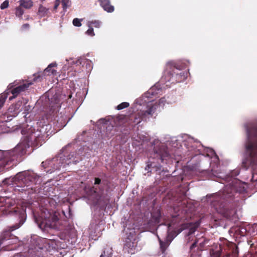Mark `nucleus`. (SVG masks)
<instances>
[{"mask_svg":"<svg viewBox=\"0 0 257 257\" xmlns=\"http://www.w3.org/2000/svg\"><path fill=\"white\" fill-rule=\"evenodd\" d=\"M239 174L238 169L233 170L227 178L231 182L226 185L222 191L206 196L213 212L233 222L238 220L237 212L247 197V184L235 178Z\"/></svg>","mask_w":257,"mask_h":257,"instance_id":"obj_1","label":"nucleus"},{"mask_svg":"<svg viewBox=\"0 0 257 257\" xmlns=\"http://www.w3.org/2000/svg\"><path fill=\"white\" fill-rule=\"evenodd\" d=\"M41 127L36 130L33 127L29 128L26 133L22 130V133L24 137L21 142L14 149L8 151L0 150V161L3 160L8 165L11 162L17 160L26 153V151L30 146H37L42 139L43 134L50 135L61 130L66 125V117L61 113L59 115H47L43 116L37 122Z\"/></svg>","mask_w":257,"mask_h":257,"instance_id":"obj_2","label":"nucleus"},{"mask_svg":"<svg viewBox=\"0 0 257 257\" xmlns=\"http://www.w3.org/2000/svg\"><path fill=\"white\" fill-rule=\"evenodd\" d=\"M174 211L175 213L172 215L169 221L165 222L164 225L160 224L157 228L158 232H160L163 229V227L165 228V234L164 240L157 235L162 253L165 252L173 239L183 230L187 229L186 239H190L200 225L199 221L194 222L185 221L187 215L184 210L180 211L177 208H175Z\"/></svg>","mask_w":257,"mask_h":257,"instance_id":"obj_3","label":"nucleus"},{"mask_svg":"<svg viewBox=\"0 0 257 257\" xmlns=\"http://www.w3.org/2000/svg\"><path fill=\"white\" fill-rule=\"evenodd\" d=\"M16 201L11 198H0V211L4 214H13L18 217L19 223L10 227L9 230H4L0 234V252L2 251L13 250L19 245L18 238L11 232L21 226L26 219V209L18 208L15 206Z\"/></svg>","mask_w":257,"mask_h":257,"instance_id":"obj_4","label":"nucleus"},{"mask_svg":"<svg viewBox=\"0 0 257 257\" xmlns=\"http://www.w3.org/2000/svg\"><path fill=\"white\" fill-rule=\"evenodd\" d=\"M160 89L161 88L159 84H156L135 100L136 106H138L137 112L129 116V120L132 125L138 124L142 120H146L147 118L153 116L158 107H164L166 102L165 97L160 98L158 102H154L153 99H151V96L158 94L156 90L159 91Z\"/></svg>","mask_w":257,"mask_h":257,"instance_id":"obj_5","label":"nucleus"},{"mask_svg":"<svg viewBox=\"0 0 257 257\" xmlns=\"http://www.w3.org/2000/svg\"><path fill=\"white\" fill-rule=\"evenodd\" d=\"M41 182L39 175L33 171L27 170L18 173L14 177L6 178L2 181L1 186H10L16 192L31 196L39 193Z\"/></svg>","mask_w":257,"mask_h":257,"instance_id":"obj_6","label":"nucleus"},{"mask_svg":"<svg viewBox=\"0 0 257 257\" xmlns=\"http://www.w3.org/2000/svg\"><path fill=\"white\" fill-rule=\"evenodd\" d=\"M92 186L83 184V190L88 199V203L100 209L105 208L109 201L108 192L109 185L108 181L99 177H94L91 180Z\"/></svg>","mask_w":257,"mask_h":257,"instance_id":"obj_7","label":"nucleus"},{"mask_svg":"<svg viewBox=\"0 0 257 257\" xmlns=\"http://www.w3.org/2000/svg\"><path fill=\"white\" fill-rule=\"evenodd\" d=\"M74 147L68 144L61 150L54 158L42 163L41 166L47 173H52L56 170H59L61 167L64 168L67 165L76 164L82 160V151L80 149L78 153L73 151Z\"/></svg>","mask_w":257,"mask_h":257,"instance_id":"obj_8","label":"nucleus"},{"mask_svg":"<svg viewBox=\"0 0 257 257\" xmlns=\"http://www.w3.org/2000/svg\"><path fill=\"white\" fill-rule=\"evenodd\" d=\"M244 127L247 137L245 149L248 157L242 163L245 167H251V181L257 182V123L248 122L245 124Z\"/></svg>","mask_w":257,"mask_h":257,"instance_id":"obj_9","label":"nucleus"},{"mask_svg":"<svg viewBox=\"0 0 257 257\" xmlns=\"http://www.w3.org/2000/svg\"><path fill=\"white\" fill-rule=\"evenodd\" d=\"M184 145L187 149V156L189 158H192L198 154L209 157L210 159V167L213 175L218 174L219 166V159L215 151L209 148L204 149V152L202 153V149L203 146L200 142L195 141L193 138H189L188 141L184 142Z\"/></svg>","mask_w":257,"mask_h":257,"instance_id":"obj_10","label":"nucleus"},{"mask_svg":"<svg viewBox=\"0 0 257 257\" xmlns=\"http://www.w3.org/2000/svg\"><path fill=\"white\" fill-rule=\"evenodd\" d=\"M158 145L154 147V150L149 158L146 170H160L165 164L167 163L168 160L171 158V155L168 152V148L163 144L160 143L159 140H155L153 145Z\"/></svg>","mask_w":257,"mask_h":257,"instance_id":"obj_11","label":"nucleus"},{"mask_svg":"<svg viewBox=\"0 0 257 257\" xmlns=\"http://www.w3.org/2000/svg\"><path fill=\"white\" fill-rule=\"evenodd\" d=\"M167 65L168 67H170V70L165 72L160 80V83L164 84H166V86L170 87V85L167 83L171 82V84H175L182 82L187 78L188 73L182 71L183 69L187 67L186 63L181 62L170 61L167 63Z\"/></svg>","mask_w":257,"mask_h":257,"instance_id":"obj_12","label":"nucleus"},{"mask_svg":"<svg viewBox=\"0 0 257 257\" xmlns=\"http://www.w3.org/2000/svg\"><path fill=\"white\" fill-rule=\"evenodd\" d=\"M35 222L42 230H46L48 228L61 230L63 228L62 222L58 217V213L55 212L53 214H48L45 216V213L40 215L34 214Z\"/></svg>","mask_w":257,"mask_h":257,"instance_id":"obj_13","label":"nucleus"},{"mask_svg":"<svg viewBox=\"0 0 257 257\" xmlns=\"http://www.w3.org/2000/svg\"><path fill=\"white\" fill-rule=\"evenodd\" d=\"M231 231L234 232L236 237L242 236L253 237L252 239L247 238L248 244L250 246H252L255 242H257V223L247 224L243 223L232 228Z\"/></svg>","mask_w":257,"mask_h":257,"instance_id":"obj_14","label":"nucleus"},{"mask_svg":"<svg viewBox=\"0 0 257 257\" xmlns=\"http://www.w3.org/2000/svg\"><path fill=\"white\" fill-rule=\"evenodd\" d=\"M209 241V239L206 238L203 232L197 234L190 246V257H202L201 252L210 245Z\"/></svg>","mask_w":257,"mask_h":257,"instance_id":"obj_15","label":"nucleus"},{"mask_svg":"<svg viewBox=\"0 0 257 257\" xmlns=\"http://www.w3.org/2000/svg\"><path fill=\"white\" fill-rule=\"evenodd\" d=\"M228 251H226V248H223L219 244H215L210 249V255L211 257H238V252L235 245Z\"/></svg>","mask_w":257,"mask_h":257,"instance_id":"obj_16","label":"nucleus"},{"mask_svg":"<svg viewBox=\"0 0 257 257\" xmlns=\"http://www.w3.org/2000/svg\"><path fill=\"white\" fill-rule=\"evenodd\" d=\"M104 222L102 220H92L88 228L89 237L92 239L97 240L101 236L104 230Z\"/></svg>","mask_w":257,"mask_h":257,"instance_id":"obj_17","label":"nucleus"},{"mask_svg":"<svg viewBox=\"0 0 257 257\" xmlns=\"http://www.w3.org/2000/svg\"><path fill=\"white\" fill-rule=\"evenodd\" d=\"M123 230L126 235L124 246L131 250L135 249L137 246L138 240L135 228H130L125 226Z\"/></svg>","mask_w":257,"mask_h":257,"instance_id":"obj_18","label":"nucleus"},{"mask_svg":"<svg viewBox=\"0 0 257 257\" xmlns=\"http://www.w3.org/2000/svg\"><path fill=\"white\" fill-rule=\"evenodd\" d=\"M32 84V82L23 83V84L14 88L12 90L10 89L12 88L14 85L13 83L10 84L8 86L9 89L6 90L9 92V93H11L13 94V96L9 97V100H11L13 98H15L20 92L24 91L27 89Z\"/></svg>","mask_w":257,"mask_h":257,"instance_id":"obj_19","label":"nucleus"},{"mask_svg":"<svg viewBox=\"0 0 257 257\" xmlns=\"http://www.w3.org/2000/svg\"><path fill=\"white\" fill-rule=\"evenodd\" d=\"M51 92H49L48 97L50 101V104L52 109H56L60 107V100L59 96L55 93L54 95H51Z\"/></svg>","mask_w":257,"mask_h":257,"instance_id":"obj_20","label":"nucleus"},{"mask_svg":"<svg viewBox=\"0 0 257 257\" xmlns=\"http://www.w3.org/2000/svg\"><path fill=\"white\" fill-rule=\"evenodd\" d=\"M76 63L81 65L87 72L91 71L92 69V62L88 59L81 58L78 59Z\"/></svg>","mask_w":257,"mask_h":257,"instance_id":"obj_21","label":"nucleus"},{"mask_svg":"<svg viewBox=\"0 0 257 257\" xmlns=\"http://www.w3.org/2000/svg\"><path fill=\"white\" fill-rule=\"evenodd\" d=\"M22 101H18L16 103L13 104L10 106L8 109L9 112L12 113L13 116L15 117L22 110Z\"/></svg>","mask_w":257,"mask_h":257,"instance_id":"obj_22","label":"nucleus"},{"mask_svg":"<svg viewBox=\"0 0 257 257\" xmlns=\"http://www.w3.org/2000/svg\"><path fill=\"white\" fill-rule=\"evenodd\" d=\"M100 6L107 13H112L114 11V7L110 4V0H99Z\"/></svg>","mask_w":257,"mask_h":257,"instance_id":"obj_23","label":"nucleus"},{"mask_svg":"<svg viewBox=\"0 0 257 257\" xmlns=\"http://www.w3.org/2000/svg\"><path fill=\"white\" fill-rule=\"evenodd\" d=\"M186 202L187 201L186 200H183L182 202H181V203H180V202H179V204H179L178 206H174V207H173V208L172 209L173 212L172 213V214L171 215V217L172 216V215L175 213L174 208H177L180 211L184 210L186 212V214L187 215V220H185V221L190 222L189 221V219L190 217V215L189 214V213L187 211V209L186 208Z\"/></svg>","mask_w":257,"mask_h":257,"instance_id":"obj_24","label":"nucleus"},{"mask_svg":"<svg viewBox=\"0 0 257 257\" xmlns=\"http://www.w3.org/2000/svg\"><path fill=\"white\" fill-rule=\"evenodd\" d=\"M56 66L57 64L56 63H52L44 70L43 74H44V75H51L55 74L56 70L53 68Z\"/></svg>","mask_w":257,"mask_h":257,"instance_id":"obj_25","label":"nucleus"},{"mask_svg":"<svg viewBox=\"0 0 257 257\" xmlns=\"http://www.w3.org/2000/svg\"><path fill=\"white\" fill-rule=\"evenodd\" d=\"M20 5L25 9H30L33 6V2L31 0H20Z\"/></svg>","mask_w":257,"mask_h":257,"instance_id":"obj_26","label":"nucleus"},{"mask_svg":"<svg viewBox=\"0 0 257 257\" xmlns=\"http://www.w3.org/2000/svg\"><path fill=\"white\" fill-rule=\"evenodd\" d=\"M49 12V9L40 5L38 9V14L41 17L46 16Z\"/></svg>","mask_w":257,"mask_h":257,"instance_id":"obj_27","label":"nucleus"},{"mask_svg":"<svg viewBox=\"0 0 257 257\" xmlns=\"http://www.w3.org/2000/svg\"><path fill=\"white\" fill-rule=\"evenodd\" d=\"M9 92L5 91L4 93L0 94V109L2 108L7 98Z\"/></svg>","mask_w":257,"mask_h":257,"instance_id":"obj_28","label":"nucleus"},{"mask_svg":"<svg viewBox=\"0 0 257 257\" xmlns=\"http://www.w3.org/2000/svg\"><path fill=\"white\" fill-rule=\"evenodd\" d=\"M112 250L110 248H104L100 257H112Z\"/></svg>","mask_w":257,"mask_h":257,"instance_id":"obj_29","label":"nucleus"},{"mask_svg":"<svg viewBox=\"0 0 257 257\" xmlns=\"http://www.w3.org/2000/svg\"><path fill=\"white\" fill-rule=\"evenodd\" d=\"M101 25V22L98 20H94L92 21H88L87 23L88 26H94L96 28H99L100 27Z\"/></svg>","mask_w":257,"mask_h":257,"instance_id":"obj_30","label":"nucleus"},{"mask_svg":"<svg viewBox=\"0 0 257 257\" xmlns=\"http://www.w3.org/2000/svg\"><path fill=\"white\" fill-rule=\"evenodd\" d=\"M61 3L63 9L65 11H66L71 5V2L70 0H62Z\"/></svg>","mask_w":257,"mask_h":257,"instance_id":"obj_31","label":"nucleus"},{"mask_svg":"<svg viewBox=\"0 0 257 257\" xmlns=\"http://www.w3.org/2000/svg\"><path fill=\"white\" fill-rule=\"evenodd\" d=\"M130 105L128 102H123L119 104L116 106V109L117 110H121L123 108H127Z\"/></svg>","mask_w":257,"mask_h":257,"instance_id":"obj_32","label":"nucleus"},{"mask_svg":"<svg viewBox=\"0 0 257 257\" xmlns=\"http://www.w3.org/2000/svg\"><path fill=\"white\" fill-rule=\"evenodd\" d=\"M23 10L20 7H17L16 9V15L17 17L19 18H22L23 15L24 14Z\"/></svg>","mask_w":257,"mask_h":257,"instance_id":"obj_33","label":"nucleus"},{"mask_svg":"<svg viewBox=\"0 0 257 257\" xmlns=\"http://www.w3.org/2000/svg\"><path fill=\"white\" fill-rule=\"evenodd\" d=\"M81 19H79L78 18H75L73 19L72 22L73 25L76 27H80L81 26Z\"/></svg>","mask_w":257,"mask_h":257,"instance_id":"obj_34","label":"nucleus"},{"mask_svg":"<svg viewBox=\"0 0 257 257\" xmlns=\"http://www.w3.org/2000/svg\"><path fill=\"white\" fill-rule=\"evenodd\" d=\"M88 27H89V28L86 32V34L87 35L90 36L91 37L94 36L95 35V34L94 33L93 28L91 26H88Z\"/></svg>","mask_w":257,"mask_h":257,"instance_id":"obj_35","label":"nucleus"},{"mask_svg":"<svg viewBox=\"0 0 257 257\" xmlns=\"http://www.w3.org/2000/svg\"><path fill=\"white\" fill-rule=\"evenodd\" d=\"M9 6V2L8 0L5 1L0 6V8L2 10H4L7 8Z\"/></svg>","mask_w":257,"mask_h":257,"instance_id":"obj_36","label":"nucleus"},{"mask_svg":"<svg viewBox=\"0 0 257 257\" xmlns=\"http://www.w3.org/2000/svg\"><path fill=\"white\" fill-rule=\"evenodd\" d=\"M34 78H33L34 81H41V79L42 78L41 75L39 74H34Z\"/></svg>","mask_w":257,"mask_h":257,"instance_id":"obj_37","label":"nucleus"},{"mask_svg":"<svg viewBox=\"0 0 257 257\" xmlns=\"http://www.w3.org/2000/svg\"><path fill=\"white\" fill-rule=\"evenodd\" d=\"M60 5V1H55V5L54 6V10H56L57 9L58 6Z\"/></svg>","mask_w":257,"mask_h":257,"instance_id":"obj_38","label":"nucleus"},{"mask_svg":"<svg viewBox=\"0 0 257 257\" xmlns=\"http://www.w3.org/2000/svg\"><path fill=\"white\" fill-rule=\"evenodd\" d=\"M29 28V25L28 24H24L22 27V30L28 29Z\"/></svg>","mask_w":257,"mask_h":257,"instance_id":"obj_39","label":"nucleus"},{"mask_svg":"<svg viewBox=\"0 0 257 257\" xmlns=\"http://www.w3.org/2000/svg\"><path fill=\"white\" fill-rule=\"evenodd\" d=\"M13 257H25V256L22 253H20V254H17L16 255H14Z\"/></svg>","mask_w":257,"mask_h":257,"instance_id":"obj_40","label":"nucleus"},{"mask_svg":"<svg viewBox=\"0 0 257 257\" xmlns=\"http://www.w3.org/2000/svg\"><path fill=\"white\" fill-rule=\"evenodd\" d=\"M243 257H253L252 254L251 253H247L246 254H244Z\"/></svg>","mask_w":257,"mask_h":257,"instance_id":"obj_41","label":"nucleus"},{"mask_svg":"<svg viewBox=\"0 0 257 257\" xmlns=\"http://www.w3.org/2000/svg\"><path fill=\"white\" fill-rule=\"evenodd\" d=\"M99 121L100 123H105L106 121L104 118H101L99 119Z\"/></svg>","mask_w":257,"mask_h":257,"instance_id":"obj_42","label":"nucleus"},{"mask_svg":"<svg viewBox=\"0 0 257 257\" xmlns=\"http://www.w3.org/2000/svg\"><path fill=\"white\" fill-rule=\"evenodd\" d=\"M211 218L214 220H216L217 218L215 216V215L214 214H213V215H211Z\"/></svg>","mask_w":257,"mask_h":257,"instance_id":"obj_43","label":"nucleus"}]
</instances>
